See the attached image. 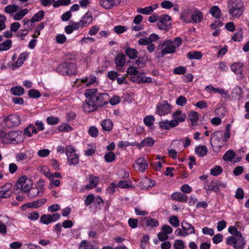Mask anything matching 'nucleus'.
Segmentation results:
<instances>
[{
    "instance_id": "6e6552de",
    "label": "nucleus",
    "mask_w": 249,
    "mask_h": 249,
    "mask_svg": "<svg viewBox=\"0 0 249 249\" xmlns=\"http://www.w3.org/2000/svg\"><path fill=\"white\" fill-rule=\"evenodd\" d=\"M15 186L17 189L24 192H27L30 190L32 183L30 179L26 176H24L19 178Z\"/></svg>"
},
{
    "instance_id": "a211bd4d",
    "label": "nucleus",
    "mask_w": 249,
    "mask_h": 249,
    "mask_svg": "<svg viewBox=\"0 0 249 249\" xmlns=\"http://www.w3.org/2000/svg\"><path fill=\"white\" fill-rule=\"evenodd\" d=\"M244 64L241 62H235L231 66V69L235 74L240 75L241 77L243 75V68Z\"/></svg>"
},
{
    "instance_id": "4468645a",
    "label": "nucleus",
    "mask_w": 249,
    "mask_h": 249,
    "mask_svg": "<svg viewBox=\"0 0 249 249\" xmlns=\"http://www.w3.org/2000/svg\"><path fill=\"white\" fill-rule=\"evenodd\" d=\"M223 133L221 131H215L213 134H212L211 137V143L213 142L215 145H217L218 147H221L223 145V143L221 142V144L219 143H221V141H223Z\"/></svg>"
},
{
    "instance_id": "13d9d810",
    "label": "nucleus",
    "mask_w": 249,
    "mask_h": 249,
    "mask_svg": "<svg viewBox=\"0 0 249 249\" xmlns=\"http://www.w3.org/2000/svg\"><path fill=\"white\" fill-rule=\"evenodd\" d=\"M72 129V127L67 124H63L59 126V131L70 132Z\"/></svg>"
},
{
    "instance_id": "4d7b16f0",
    "label": "nucleus",
    "mask_w": 249,
    "mask_h": 249,
    "mask_svg": "<svg viewBox=\"0 0 249 249\" xmlns=\"http://www.w3.org/2000/svg\"><path fill=\"white\" fill-rule=\"evenodd\" d=\"M115 159V155L112 152H109L105 155V159L107 162L113 161Z\"/></svg>"
},
{
    "instance_id": "680f3d73",
    "label": "nucleus",
    "mask_w": 249,
    "mask_h": 249,
    "mask_svg": "<svg viewBox=\"0 0 249 249\" xmlns=\"http://www.w3.org/2000/svg\"><path fill=\"white\" fill-rule=\"evenodd\" d=\"M186 72V69L183 66H179L174 69L173 72L176 74H183Z\"/></svg>"
},
{
    "instance_id": "1a4fd4ad",
    "label": "nucleus",
    "mask_w": 249,
    "mask_h": 249,
    "mask_svg": "<svg viewBox=\"0 0 249 249\" xmlns=\"http://www.w3.org/2000/svg\"><path fill=\"white\" fill-rule=\"evenodd\" d=\"M172 107L167 101H162L157 105L156 113L160 116L165 115L170 113Z\"/></svg>"
},
{
    "instance_id": "bb28decb",
    "label": "nucleus",
    "mask_w": 249,
    "mask_h": 249,
    "mask_svg": "<svg viewBox=\"0 0 249 249\" xmlns=\"http://www.w3.org/2000/svg\"><path fill=\"white\" fill-rule=\"evenodd\" d=\"M177 123L176 121H168L167 120L160 121L159 123L160 127L164 129H169L171 127L177 126Z\"/></svg>"
},
{
    "instance_id": "f03ea898",
    "label": "nucleus",
    "mask_w": 249,
    "mask_h": 249,
    "mask_svg": "<svg viewBox=\"0 0 249 249\" xmlns=\"http://www.w3.org/2000/svg\"><path fill=\"white\" fill-rule=\"evenodd\" d=\"M227 8L230 16L237 18L244 13V4L242 0H228Z\"/></svg>"
},
{
    "instance_id": "6e6d98bb",
    "label": "nucleus",
    "mask_w": 249,
    "mask_h": 249,
    "mask_svg": "<svg viewBox=\"0 0 249 249\" xmlns=\"http://www.w3.org/2000/svg\"><path fill=\"white\" fill-rule=\"evenodd\" d=\"M169 222L170 224L174 227L177 228L179 225V221L178 217L173 215L170 217Z\"/></svg>"
},
{
    "instance_id": "9d476101",
    "label": "nucleus",
    "mask_w": 249,
    "mask_h": 249,
    "mask_svg": "<svg viewBox=\"0 0 249 249\" xmlns=\"http://www.w3.org/2000/svg\"><path fill=\"white\" fill-rule=\"evenodd\" d=\"M157 24L160 29L168 30L171 25V18L168 15H162L159 17Z\"/></svg>"
},
{
    "instance_id": "9b49d317",
    "label": "nucleus",
    "mask_w": 249,
    "mask_h": 249,
    "mask_svg": "<svg viewBox=\"0 0 249 249\" xmlns=\"http://www.w3.org/2000/svg\"><path fill=\"white\" fill-rule=\"evenodd\" d=\"M97 82L96 77L93 75H90L88 76L83 77L81 79H77L75 84L77 85V87L85 86L87 87L95 83H97Z\"/></svg>"
},
{
    "instance_id": "de8ad7c7",
    "label": "nucleus",
    "mask_w": 249,
    "mask_h": 249,
    "mask_svg": "<svg viewBox=\"0 0 249 249\" xmlns=\"http://www.w3.org/2000/svg\"><path fill=\"white\" fill-rule=\"evenodd\" d=\"M71 2V0H54L53 6L55 8L58 7L60 6H67L69 5Z\"/></svg>"
},
{
    "instance_id": "338daca9",
    "label": "nucleus",
    "mask_w": 249,
    "mask_h": 249,
    "mask_svg": "<svg viewBox=\"0 0 249 249\" xmlns=\"http://www.w3.org/2000/svg\"><path fill=\"white\" fill-rule=\"evenodd\" d=\"M47 122L49 124L54 125L58 123L59 119L55 117H48L46 119Z\"/></svg>"
},
{
    "instance_id": "a19ab883",
    "label": "nucleus",
    "mask_w": 249,
    "mask_h": 249,
    "mask_svg": "<svg viewBox=\"0 0 249 249\" xmlns=\"http://www.w3.org/2000/svg\"><path fill=\"white\" fill-rule=\"evenodd\" d=\"M37 130L33 125H29L24 129V134L27 136L31 137L33 134H36Z\"/></svg>"
},
{
    "instance_id": "49530a36",
    "label": "nucleus",
    "mask_w": 249,
    "mask_h": 249,
    "mask_svg": "<svg viewBox=\"0 0 249 249\" xmlns=\"http://www.w3.org/2000/svg\"><path fill=\"white\" fill-rule=\"evenodd\" d=\"M243 29L240 28L237 29V32H235L233 35L232 39L234 41H240L243 38Z\"/></svg>"
},
{
    "instance_id": "5701e85b",
    "label": "nucleus",
    "mask_w": 249,
    "mask_h": 249,
    "mask_svg": "<svg viewBox=\"0 0 249 249\" xmlns=\"http://www.w3.org/2000/svg\"><path fill=\"white\" fill-rule=\"evenodd\" d=\"M46 201L45 198H41L33 202L26 203L22 206L23 208H37L43 205Z\"/></svg>"
},
{
    "instance_id": "8fccbe9b",
    "label": "nucleus",
    "mask_w": 249,
    "mask_h": 249,
    "mask_svg": "<svg viewBox=\"0 0 249 249\" xmlns=\"http://www.w3.org/2000/svg\"><path fill=\"white\" fill-rule=\"evenodd\" d=\"M155 118L153 115H148L144 117L143 122L148 126H151L154 124Z\"/></svg>"
},
{
    "instance_id": "ddd939ff",
    "label": "nucleus",
    "mask_w": 249,
    "mask_h": 249,
    "mask_svg": "<svg viewBox=\"0 0 249 249\" xmlns=\"http://www.w3.org/2000/svg\"><path fill=\"white\" fill-rule=\"evenodd\" d=\"M114 62L118 71H123L122 68L126 63V56L123 53H118L115 57Z\"/></svg>"
},
{
    "instance_id": "09e8293b",
    "label": "nucleus",
    "mask_w": 249,
    "mask_h": 249,
    "mask_svg": "<svg viewBox=\"0 0 249 249\" xmlns=\"http://www.w3.org/2000/svg\"><path fill=\"white\" fill-rule=\"evenodd\" d=\"M223 172L222 168L218 165L215 166L211 169V174L213 176H217L221 174Z\"/></svg>"
},
{
    "instance_id": "37998d69",
    "label": "nucleus",
    "mask_w": 249,
    "mask_h": 249,
    "mask_svg": "<svg viewBox=\"0 0 249 249\" xmlns=\"http://www.w3.org/2000/svg\"><path fill=\"white\" fill-rule=\"evenodd\" d=\"M18 6L16 5L10 4L4 8V11L11 15H13L14 13L18 10Z\"/></svg>"
},
{
    "instance_id": "603ef678",
    "label": "nucleus",
    "mask_w": 249,
    "mask_h": 249,
    "mask_svg": "<svg viewBox=\"0 0 249 249\" xmlns=\"http://www.w3.org/2000/svg\"><path fill=\"white\" fill-rule=\"evenodd\" d=\"M28 96L32 98H38L41 96V94L36 89H31L28 91Z\"/></svg>"
},
{
    "instance_id": "7ed1b4c3",
    "label": "nucleus",
    "mask_w": 249,
    "mask_h": 249,
    "mask_svg": "<svg viewBox=\"0 0 249 249\" xmlns=\"http://www.w3.org/2000/svg\"><path fill=\"white\" fill-rule=\"evenodd\" d=\"M0 138L4 143L10 142L13 144H18L23 141L21 132L19 131H11L5 133L3 130H0Z\"/></svg>"
},
{
    "instance_id": "412c9836",
    "label": "nucleus",
    "mask_w": 249,
    "mask_h": 249,
    "mask_svg": "<svg viewBox=\"0 0 249 249\" xmlns=\"http://www.w3.org/2000/svg\"><path fill=\"white\" fill-rule=\"evenodd\" d=\"M12 186L11 183H6L0 187V194L2 195L5 198L9 197L12 194L11 190Z\"/></svg>"
},
{
    "instance_id": "ea45409f",
    "label": "nucleus",
    "mask_w": 249,
    "mask_h": 249,
    "mask_svg": "<svg viewBox=\"0 0 249 249\" xmlns=\"http://www.w3.org/2000/svg\"><path fill=\"white\" fill-rule=\"evenodd\" d=\"M187 58L189 59H200L202 57L200 52H190L187 53Z\"/></svg>"
},
{
    "instance_id": "4c0bfd02",
    "label": "nucleus",
    "mask_w": 249,
    "mask_h": 249,
    "mask_svg": "<svg viewBox=\"0 0 249 249\" xmlns=\"http://www.w3.org/2000/svg\"><path fill=\"white\" fill-rule=\"evenodd\" d=\"M12 40L7 39L6 41L0 44V52L7 51L10 49L12 46Z\"/></svg>"
},
{
    "instance_id": "c03bdc74",
    "label": "nucleus",
    "mask_w": 249,
    "mask_h": 249,
    "mask_svg": "<svg viewBox=\"0 0 249 249\" xmlns=\"http://www.w3.org/2000/svg\"><path fill=\"white\" fill-rule=\"evenodd\" d=\"M204 189L206 190L214 191L215 192L218 191L217 181H211V182L205 186Z\"/></svg>"
},
{
    "instance_id": "052dcab7",
    "label": "nucleus",
    "mask_w": 249,
    "mask_h": 249,
    "mask_svg": "<svg viewBox=\"0 0 249 249\" xmlns=\"http://www.w3.org/2000/svg\"><path fill=\"white\" fill-rule=\"evenodd\" d=\"M119 75V74L117 71H109L107 75L108 78L112 81L117 79Z\"/></svg>"
},
{
    "instance_id": "4be33fe9",
    "label": "nucleus",
    "mask_w": 249,
    "mask_h": 249,
    "mask_svg": "<svg viewBox=\"0 0 249 249\" xmlns=\"http://www.w3.org/2000/svg\"><path fill=\"white\" fill-rule=\"evenodd\" d=\"M171 197L173 200L180 202H187L188 200L187 196L179 192L174 193L171 195Z\"/></svg>"
},
{
    "instance_id": "a18cd8bd",
    "label": "nucleus",
    "mask_w": 249,
    "mask_h": 249,
    "mask_svg": "<svg viewBox=\"0 0 249 249\" xmlns=\"http://www.w3.org/2000/svg\"><path fill=\"white\" fill-rule=\"evenodd\" d=\"M228 231L230 233L232 234V236H231L230 237H233L236 238L237 237L242 236L241 233L235 227L233 226L230 227L228 229Z\"/></svg>"
},
{
    "instance_id": "473e14b6",
    "label": "nucleus",
    "mask_w": 249,
    "mask_h": 249,
    "mask_svg": "<svg viewBox=\"0 0 249 249\" xmlns=\"http://www.w3.org/2000/svg\"><path fill=\"white\" fill-rule=\"evenodd\" d=\"M207 152V148L205 145L199 146L195 148V153L199 157H204Z\"/></svg>"
},
{
    "instance_id": "f3484780",
    "label": "nucleus",
    "mask_w": 249,
    "mask_h": 249,
    "mask_svg": "<svg viewBox=\"0 0 249 249\" xmlns=\"http://www.w3.org/2000/svg\"><path fill=\"white\" fill-rule=\"evenodd\" d=\"M44 185L42 183L36 188H32L29 192L28 195L30 197H34L36 196H41L44 192Z\"/></svg>"
},
{
    "instance_id": "aec40b11",
    "label": "nucleus",
    "mask_w": 249,
    "mask_h": 249,
    "mask_svg": "<svg viewBox=\"0 0 249 249\" xmlns=\"http://www.w3.org/2000/svg\"><path fill=\"white\" fill-rule=\"evenodd\" d=\"M45 15V12L43 10L39 11L37 13L35 14L32 18L30 20H27L26 21L25 20H23L24 22V25H29L30 23H33L36 21H40L41 19L43 18Z\"/></svg>"
},
{
    "instance_id": "69168bd1",
    "label": "nucleus",
    "mask_w": 249,
    "mask_h": 249,
    "mask_svg": "<svg viewBox=\"0 0 249 249\" xmlns=\"http://www.w3.org/2000/svg\"><path fill=\"white\" fill-rule=\"evenodd\" d=\"M138 219L134 218H130L128 220V224L129 226L132 229L137 228L138 226Z\"/></svg>"
},
{
    "instance_id": "a878e982",
    "label": "nucleus",
    "mask_w": 249,
    "mask_h": 249,
    "mask_svg": "<svg viewBox=\"0 0 249 249\" xmlns=\"http://www.w3.org/2000/svg\"><path fill=\"white\" fill-rule=\"evenodd\" d=\"M172 117L174 119L172 121H176L177 123V126H178L180 122H183L185 121L186 115L184 113H183L181 110H178L173 113Z\"/></svg>"
},
{
    "instance_id": "c85d7f7f",
    "label": "nucleus",
    "mask_w": 249,
    "mask_h": 249,
    "mask_svg": "<svg viewBox=\"0 0 249 249\" xmlns=\"http://www.w3.org/2000/svg\"><path fill=\"white\" fill-rule=\"evenodd\" d=\"M155 182L148 178H144L140 182L141 186L143 189H147L155 185Z\"/></svg>"
},
{
    "instance_id": "39448f33",
    "label": "nucleus",
    "mask_w": 249,
    "mask_h": 249,
    "mask_svg": "<svg viewBox=\"0 0 249 249\" xmlns=\"http://www.w3.org/2000/svg\"><path fill=\"white\" fill-rule=\"evenodd\" d=\"M2 127L11 128L20 124L19 117L16 114H11L5 118L0 119Z\"/></svg>"
},
{
    "instance_id": "dca6fc26",
    "label": "nucleus",
    "mask_w": 249,
    "mask_h": 249,
    "mask_svg": "<svg viewBox=\"0 0 249 249\" xmlns=\"http://www.w3.org/2000/svg\"><path fill=\"white\" fill-rule=\"evenodd\" d=\"M163 45L165 47L161 51L162 54L173 53L175 51L176 47L172 41L170 40L166 41Z\"/></svg>"
},
{
    "instance_id": "bf43d9fd",
    "label": "nucleus",
    "mask_w": 249,
    "mask_h": 249,
    "mask_svg": "<svg viewBox=\"0 0 249 249\" xmlns=\"http://www.w3.org/2000/svg\"><path fill=\"white\" fill-rule=\"evenodd\" d=\"M138 79L139 80V83H152L154 82L152 78L144 76H138Z\"/></svg>"
},
{
    "instance_id": "6ab92c4d",
    "label": "nucleus",
    "mask_w": 249,
    "mask_h": 249,
    "mask_svg": "<svg viewBox=\"0 0 249 249\" xmlns=\"http://www.w3.org/2000/svg\"><path fill=\"white\" fill-rule=\"evenodd\" d=\"M158 6L159 4L156 3L144 8H138L137 9V12L143 15H150L152 14L154 10L156 9Z\"/></svg>"
},
{
    "instance_id": "7c9ffc66",
    "label": "nucleus",
    "mask_w": 249,
    "mask_h": 249,
    "mask_svg": "<svg viewBox=\"0 0 249 249\" xmlns=\"http://www.w3.org/2000/svg\"><path fill=\"white\" fill-rule=\"evenodd\" d=\"M188 117L192 123V125H195L199 119L198 113L195 111H191L188 114Z\"/></svg>"
},
{
    "instance_id": "20e7f679",
    "label": "nucleus",
    "mask_w": 249,
    "mask_h": 249,
    "mask_svg": "<svg viewBox=\"0 0 249 249\" xmlns=\"http://www.w3.org/2000/svg\"><path fill=\"white\" fill-rule=\"evenodd\" d=\"M76 70V65L72 63H63L56 68L57 71L62 75L74 74Z\"/></svg>"
},
{
    "instance_id": "3c124183",
    "label": "nucleus",
    "mask_w": 249,
    "mask_h": 249,
    "mask_svg": "<svg viewBox=\"0 0 249 249\" xmlns=\"http://www.w3.org/2000/svg\"><path fill=\"white\" fill-rule=\"evenodd\" d=\"M189 11L188 10L183 12L181 15V19L185 23H190L191 22V18H189Z\"/></svg>"
},
{
    "instance_id": "393cba45",
    "label": "nucleus",
    "mask_w": 249,
    "mask_h": 249,
    "mask_svg": "<svg viewBox=\"0 0 249 249\" xmlns=\"http://www.w3.org/2000/svg\"><path fill=\"white\" fill-rule=\"evenodd\" d=\"M181 226L184 231V234L186 235L195 233L194 227L185 220L182 221Z\"/></svg>"
},
{
    "instance_id": "2eb2a0df",
    "label": "nucleus",
    "mask_w": 249,
    "mask_h": 249,
    "mask_svg": "<svg viewBox=\"0 0 249 249\" xmlns=\"http://www.w3.org/2000/svg\"><path fill=\"white\" fill-rule=\"evenodd\" d=\"M148 167L146 161L142 158L138 159L133 165L134 168L141 172H143Z\"/></svg>"
},
{
    "instance_id": "e2e57ef3",
    "label": "nucleus",
    "mask_w": 249,
    "mask_h": 249,
    "mask_svg": "<svg viewBox=\"0 0 249 249\" xmlns=\"http://www.w3.org/2000/svg\"><path fill=\"white\" fill-rule=\"evenodd\" d=\"M95 196L93 194L89 195L86 198L84 203L86 206H89L91 203H93L95 199Z\"/></svg>"
},
{
    "instance_id": "e433bc0d",
    "label": "nucleus",
    "mask_w": 249,
    "mask_h": 249,
    "mask_svg": "<svg viewBox=\"0 0 249 249\" xmlns=\"http://www.w3.org/2000/svg\"><path fill=\"white\" fill-rule=\"evenodd\" d=\"M235 156V152L232 150L227 151L223 155V159L225 161H231Z\"/></svg>"
},
{
    "instance_id": "c756f323",
    "label": "nucleus",
    "mask_w": 249,
    "mask_h": 249,
    "mask_svg": "<svg viewBox=\"0 0 249 249\" xmlns=\"http://www.w3.org/2000/svg\"><path fill=\"white\" fill-rule=\"evenodd\" d=\"M125 54L127 55L128 57L130 58V59H135L138 56V51L133 48H131L130 47H127L126 48L125 50Z\"/></svg>"
},
{
    "instance_id": "864d4df0",
    "label": "nucleus",
    "mask_w": 249,
    "mask_h": 249,
    "mask_svg": "<svg viewBox=\"0 0 249 249\" xmlns=\"http://www.w3.org/2000/svg\"><path fill=\"white\" fill-rule=\"evenodd\" d=\"M40 221L41 223L46 225L52 223L50 214H43L40 217Z\"/></svg>"
},
{
    "instance_id": "774afa93",
    "label": "nucleus",
    "mask_w": 249,
    "mask_h": 249,
    "mask_svg": "<svg viewBox=\"0 0 249 249\" xmlns=\"http://www.w3.org/2000/svg\"><path fill=\"white\" fill-rule=\"evenodd\" d=\"M174 247L175 249H183L184 248V242L181 240H176L174 242Z\"/></svg>"
},
{
    "instance_id": "0eeeda50",
    "label": "nucleus",
    "mask_w": 249,
    "mask_h": 249,
    "mask_svg": "<svg viewBox=\"0 0 249 249\" xmlns=\"http://www.w3.org/2000/svg\"><path fill=\"white\" fill-rule=\"evenodd\" d=\"M75 151V149L71 145H68L66 147L65 153L70 165H75L79 162V157L76 154Z\"/></svg>"
},
{
    "instance_id": "f8f14e48",
    "label": "nucleus",
    "mask_w": 249,
    "mask_h": 249,
    "mask_svg": "<svg viewBox=\"0 0 249 249\" xmlns=\"http://www.w3.org/2000/svg\"><path fill=\"white\" fill-rule=\"evenodd\" d=\"M86 181L88 182V184L85 185V188L87 190H90L95 188L97 186L99 178L93 175H89V177L86 178Z\"/></svg>"
},
{
    "instance_id": "0e129e2a",
    "label": "nucleus",
    "mask_w": 249,
    "mask_h": 249,
    "mask_svg": "<svg viewBox=\"0 0 249 249\" xmlns=\"http://www.w3.org/2000/svg\"><path fill=\"white\" fill-rule=\"evenodd\" d=\"M28 156L27 153H18L16 156V160L18 161H23L27 159Z\"/></svg>"
},
{
    "instance_id": "f704fd0d",
    "label": "nucleus",
    "mask_w": 249,
    "mask_h": 249,
    "mask_svg": "<svg viewBox=\"0 0 249 249\" xmlns=\"http://www.w3.org/2000/svg\"><path fill=\"white\" fill-rule=\"evenodd\" d=\"M11 92L12 94L17 96H21L24 93V89L21 86H16L11 89Z\"/></svg>"
},
{
    "instance_id": "cd10ccee",
    "label": "nucleus",
    "mask_w": 249,
    "mask_h": 249,
    "mask_svg": "<svg viewBox=\"0 0 249 249\" xmlns=\"http://www.w3.org/2000/svg\"><path fill=\"white\" fill-rule=\"evenodd\" d=\"M99 4L106 9H109L115 6V0H99Z\"/></svg>"
},
{
    "instance_id": "b1692460",
    "label": "nucleus",
    "mask_w": 249,
    "mask_h": 249,
    "mask_svg": "<svg viewBox=\"0 0 249 249\" xmlns=\"http://www.w3.org/2000/svg\"><path fill=\"white\" fill-rule=\"evenodd\" d=\"M93 20L92 16L90 12H87L79 21L82 27H87Z\"/></svg>"
},
{
    "instance_id": "c9c22d12",
    "label": "nucleus",
    "mask_w": 249,
    "mask_h": 249,
    "mask_svg": "<svg viewBox=\"0 0 249 249\" xmlns=\"http://www.w3.org/2000/svg\"><path fill=\"white\" fill-rule=\"evenodd\" d=\"M203 18L202 13L198 10L195 11L192 15L191 18L192 20L195 22L197 23L200 22Z\"/></svg>"
},
{
    "instance_id": "58836bf2",
    "label": "nucleus",
    "mask_w": 249,
    "mask_h": 249,
    "mask_svg": "<svg viewBox=\"0 0 249 249\" xmlns=\"http://www.w3.org/2000/svg\"><path fill=\"white\" fill-rule=\"evenodd\" d=\"M28 10L26 8L21 9L14 15V19L15 20H20L28 13Z\"/></svg>"
},
{
    "instance_id": "79ce46f5",
    "label": "nucleus",
    "mask_w": 249,
    "mask_h": 249,
    "mask_svg": "<svg viewBox=\"0 0 249 249\" xmlns=\"http://www.w3.org/2000/svg\"><path fill=\"white\" fill-rule=\"evenodd\" d=\"M210 13L215 18H218L221 16V10L217 6L212 7L210 9Z\"/></svg>"
},
{
    "instance_id": "5fc2aeb1",
    "label": "nucleus",
    "mask_w": 249,
    "mask_h": 249,
    "mask_svg": "<svg viewBox=\"0 0 249 249\" xmlns=\"http://www.w3.org/2000/svg\"><path fill=\"white\" fill-rule=\"evenodd\" d=\"M146 225L148 227H157L159 226V222L158 220L153 219L150 218L146 221Z\"/></svg>"
},
{
    "instance_id": "72a5a7b5",
    "label": "nucleus",
    "mask_w": 249,
    "mask_h": 249,
    "mask_svg": "<svg viewBox=\"0 0 249 249\" xmlns=\"http://www.w3.org/2000/svg\"><path fill=\"white\" fill-rule=\"evenodd\" d=\"M101 125L103 130L109 131L112 129L113 123L110 119H107L102 122Z\"/></svg>"
},
{
    "instance_id": "f257e3e1",
    "label": "nucleus",
    "mask_w": 249,
    "mask_h": 249,
    "mask_svg": "<svg viewBox=\"0 0 249 249\" xmlns=\"http://www.w3.org/2000/svg\"><path fill=\"white\" fill-rule=\"evenodd\" d=\"M97 89H87L84 93L87 99L82 105L85 112L89 113L96 110L99 107L107 105L108 95L107 93H97Z\"/></svg>"
},
{
    "instance_id": "2f4dec72",
    "label": "nucleus",
    "mask_w": 249,
    "mask_h": 249,
    "mask_svg": "<svg viewBox=\"0 0 249 249\" xmlns=\"http://www.w3.org/2000/svg\"><path fill=\"white\" fill-rule=\"evenodd\" d=\"M154 142L155 141L153 139V138L151 137H147L142 140V142L140 143L139 149H141L144 146H152Z\"/></svg>"
},
{
    "instance_id": "423d86ee",
    "label": "nucleus",
    "mask_w": 249,
    "mask_h": 249,
    "mask_svg": "<svg viewBox=\"0 0 249 249\" xmlns=\"http://www.w3.org/2000/svg\"><path fill=\"white\" fill-rule=\"evenodd\" d=\"M227 245L232 246L234 249H244L246 241L243 236L235 238L229 237L226 239Z\"/></svg>"
}]
</instances>
